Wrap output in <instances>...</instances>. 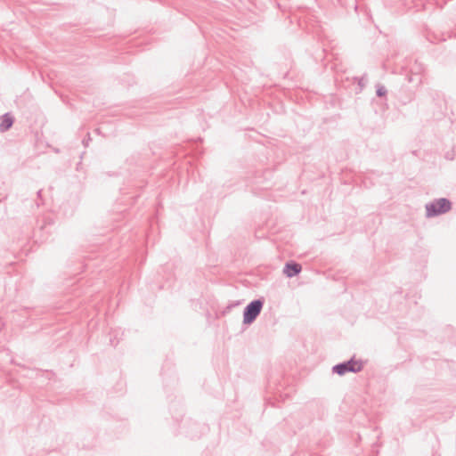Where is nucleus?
Wrapping results in <instances>:
<instances>
[{"label": "nucleus", "mask_w": 456, "mask_h": 456, "mask_svg": "<svg viewBox=\"0 0 456 456\" xmlns=\"http://www.w3.org/2000/svg\"><path fill=\"white\" fill-rule=\"evenodd\" d=\"M264 305L263 299H255L251 301L243 311V323L251 324L260 314Z\"/></svg>", "instance_id": "nucleus-3"}, {"label": "nucleus", "mask_w": 456, "mask_h": 456, "mask_svg": "<svg viewBox=\"0 0 456 456\" xmlns=\"http://www.w3.org/2000/svg\"><path fill=\"white\" fill-rule=\"evenodd\" d=\"M425 208L426 216L430 218L449 212L452 208V203L445 198H440L427 203Z\"/></svg>", "instance_id": "nucleus-1"}, {"label": "nucleus", "mask_w": 456, "mask_h": 456, "mask_svg": "<svg viewBox=\"0 0 456 456\" xmlns=\"http://www.w3.org/2000/svg\"><path fill=\"white\" fill-rule=\"evenodd\" d=\"M363 368V364L362 361L354 360V358H351L348 361L340 362L336 364L332 368V371L339 376L345 375L347 372L357 373L361 371Z\"/></svg>", "instance_id": "nucleus-2"}, {"label": "nucleus", "mask_w": 456, "mask_h": 456, "mask_svg": "<svg viewBox=\"0 0 456 456\" xmlns=\"http://www.w3.org/2000/svg\"><path fill=\"white\" fill-rule=\"evenodd\" d=\"M37 196L40 197L41 196V191H37Z\"/></svg>", "instance_id": "nucleus-7"}, {"label": "nucleus", "mask_w": 456, "mask_h": 456, "mask_svg": "<svg viewBox=\"0 0 456 456\" xmlns=\"http://www.w3.org/2000/svg\"><path fill=\"white\" fill-rule=\"evenodd\" d=\"M13 124V118L11 114L5 113L2 116V120L0 123V131L6 132L9 130Z\"/></svg>", "instance_id": "nucleus-5"}, {"label": "nucleus", "mask_w": 456, "mask_h": 456, "mask_svg": "<svg viewBox=\"0 0 456 456\" xmlns=\"http://www.w3.org/2000/svg\"><path fill=\"white\" fill-rule=\"evenodd\" d=\"M301 270H302L301 265H299L296 262H289V263H286L284 269H283V273L287 277L291 278V277L297 275L301 272Z\"/></svg>", "instance_id": "nucleus-4"}, {"label": "nucleus", "mask_w": 456, "mask_h": 456, "mask_svg": "<svg viewBox=\"0 0 456 456\" xmlns=\"http://www.w3.org/2000/svg\"><path fill=\"white\" fill-rule=\"evenodd\" d=\"M387 92V91L386 87L383 85L378 84L376 86V94H377V96H379V97L386 96Z\"/></svg>", "instance_id": "nucleus-6"}]
</instances>
